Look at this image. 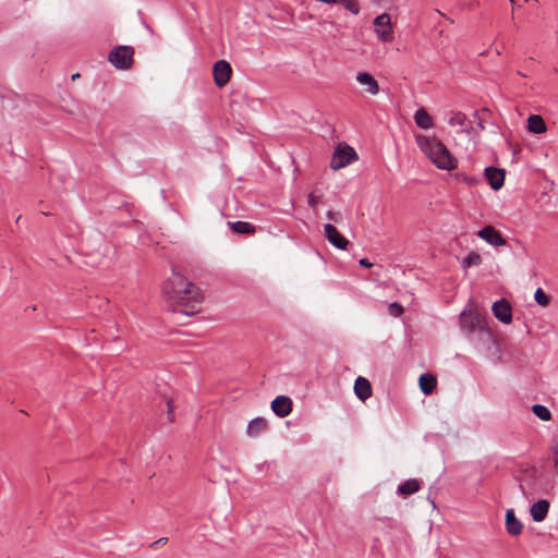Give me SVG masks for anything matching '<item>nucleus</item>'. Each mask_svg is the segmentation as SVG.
Wrapping results in <instances>:
<instances>
[{"instance_id": "1", "label": "nucleus", "mask_w": 558, "mask_h": 558, "mask_svg": "<svg viewBox=\"0 0 558 558\" xmlns=\"http://www.w3.org/2000/svg\"><path fill=\"white\" fill-rule=\"evenodd\" d=\"M163 293L167 294L170 300L186 307L182 311L185 315L195 313L197 306L203 301L201 290L175 270L172 271V277L165 282Z\"/></svg>"}, {"instance_id": "2", "label": "nucleus", "mask_w": 558, "mask_h": 558, "mask_svg": "<svg viewBox=\"0 0 558 558\" xmlns=\"http://www.w3.org/2000/svg\"><path fill=\"white\" fill-rule=\"evenodd\" d=\"M415 140L420 149L438 169L452 170L457 167V158L437 137L417 135Z\"/></svg>"}, {"instance_id": "3", "label": "nucleus", "mask_w": 558, "mask_h": 558, "mask_svg": "<svg viewBox=\"0 0 558 558\" xmlns=\"http://www.w3.org/2000/svg\"><path fill=\"white\" fill-rule=\"evenodd\" d=\"M134 48L120 45L114 47L108 54V61L118 70H129L134 63Z\"/></svg>"}, {"instance_id": "4", "label": "nucleus", "mask_w": 558, "mask_h": 558, "mask_svg": "<svg viewBox=\"0 0 558 558\" xmlns=\"http://www.w3.org/2000/svg\"><path fill=\"white\" fill-rule=\"evenodd\" d=\"M354 160H357V154L354 148L348 144H339L332 155L330 168L332 170H339L347 167Z\"/></svg>"}, {"instance_id": "5", "label": "nucleus", "mask_w": 558, "mask_h": 558, "mask_svg": "<svg viewBox=\"0 0 558 558\" xmlns=\"http://www.w3.org/2000/svg\"><path fill=\"white\" fill-rule=\"evenodd\" d=\"M460 325L462 330H464L466 333H472L476 329L483 330L486 328L485 318L482 315L471 311H463L460 314Z\"/></svg>"}, {"instance_id": "6", "label": "nucleus", "mask_w": 558, "mask_h": 558, "mask_svg": "<svg viewBox=\"0 0 558 558\" xmlns=\"http://www.w3.org/2000/svg\"><path fill=\"white\" fill-rule=\"evenodd\" d=\"M374 25L376 27L375 32L379 40L388 43L393 39L389 14L383 13L377 15L374 20Z\"/></svg>"}, {"instance_id": "7", "label": "nucleus", "mask_w": 558, "mask_h": 558, "mask_svg": "<svg viewBox=\"0 0 558 558\" xmlns=\"http://www.w3.org/2000/svg\"><path fill=\"white\" fill-rule=\"evenodd\" d=\"M232 69L229 62L226 60H219L214 64L213 75L215 84L218 87H223L230 81Z\"/></svg>"}, {"instance_id": "8", "label": "nucleus", "mask_w": 558, "mask_h": 558, "mask_svg": "<svg viewBox=\"0 0 558 558\" xmlns=\"http://www.w3.org/2000/svg\"><path fill=\"white\" fill-rule=\"evenodd\" d=\"M325 236L335 247L345 251L350 244L349 240H347L338 229L331 225L327 223L324 226Z\"/></svg>"}, {"instance_id": "9", "label": "nucleus", "mask_w": 558, "mask_h": 558, "mask_svg": "<svg viewBox=\"0 0 558 558\" xmlns=\"http://www.w3.org/2000/svg\"><path fill=\"white\" fill-rule=\"evenodd\" d=\"M477 235L494 246H504L507 244L501 232L495 229L493 226H485L477 232Z\"/></svg>"}, {"instance_id": "10", "label": "nucleus", "mask_w": 558, "mask_h": 558, "mask_svg": "<svg viewBox=\"0 0 558 558\" xmlns=\"http://www.w3.org/2000/svg\"><path fill=\"white\" fill-rule=\"evenodd\" d=\"M484 174L494 191H498L504 186L506 177L504 169L489 166L485 168Z\"/></svg>"}, {"instance_id": "11", "label": "nucleus", "mask_w": 558, "mask_h": 558, "mask_svg": "<svg viewBox=\"0 0 558 558\" xmlns=\"http://www.w3.org/2000/svg\"><path fill=\"white\" fill-rule=\"evenodd\" d=\"M494 316L504 324H510L512 320L511 305L505 300L500 299L494 302L492 306Z\"/></svg>"}, {"instance_id": "12", "label": "nucleus", "mask_w": 558, "mask_h": 558, "mask_svg": "<svg viewBox=\"0 0 558 558\" xmlns=\"http://www.w3.org/2000/svg\"><path fill=\"white\" fill-rule=\"evenodd\" d=\"M271 410L272 412L283 418L288 416L292 412V400L288 396H277L271 401Z\"/></svg>"}, {"instance_id": "13", "label": "nucleus", "mask_w": 558, "mask_h": 558, "mask_svg": "<svg viewBox=\"0 0 558 558\" xmlns=\"http://www.w3.org/2000/svg\"><path fill=\"white\" fill-rule=\"evenodd\" d=\"M550 504L547 499H539L531 506L530 513L535 522H543L548 515Z\"/></svg>"}, {"instance_id": "14", "label": "nucleus", "mask_w": 558, "mask_h": 558, "mask_svg": "<svg viewBox=\"0 0 558 558\" xmlns=\"http://www.w3.org/2000/svg\"><path fill=\"white\" fill-rule=\"evenodd\" d=\"M354 393L361 401L367 400L372 396V386L369 380L359 376L354 381Z\"/></svg>"}, {"instance_id": "15", "label": "nucleus", "mask_w": 558, "mask_h": 558, "mask_svg": "<svg viewBox=\"0 0 558 558\" xmlns=\"http://www.w3.org/2000/svg\"><path fill=\"white\" fill-rule=\"evenodd\" d=\"M523 524L515 517L513 509L506 511V530L512 536H518L522 533Z\"/></svg>"}, {"instance_id": "16", "label": "nucleus", "mask_w": 558, "mask_h": 558, "mask_svg": "<svg viewBox=\"0 0 558 558\" xmlns=\"http://www.w3.org/2000/svg\"><path fill=\"white\" fill-rule=\"evenodd\" d=\"M318 25L320 26L319 33L326 38H336L341 28L338 23L326 19L319 20Z\"/></svg>"}, {"instance_id": "17", "label": "nucleus", "mask_w": 558, "mask_h": 558, "mask_svg": "<svg viewBox=\"0 0 558 558\" xmlns=\"http://www.w3.org/2000/svg\"><path fill=\"white\" fill-rule=\"evenodd\" d=\"M268 428V422L264 417H255L251 420L246 427V433L250 437H257Z\"/></svg>"}, {"instance_id": "18", "label": "nucleus", "mask_w": 558, "mask_h": 558, "mask_svg": "<svg viewBox=\"0 0 558 558\" xmlns=\"http://www.w3.org/2000/svg\"><path fill=\"white\" fill-rule=\"evenodd\" d=\"M356 81L361 84L366 86V90L371 95H376L379 92V85L377 81L367 72H360L356 75Z\"/></svg>"}, {"instance_id": "19", "label": "nucleus", "mask_w": 558, "mask_h": 558, "mask_svg": "<svg viewBox=\"0 0 558 558\" xmlns=\"http://www.w3.org/2000/svg\"><path fill=\"white\" fill-rule=\"evenodd\" d=\"M421 488V482L416 478H409L402 484H400L397 488V494L402 496H409L416 492H418Z\"/></svg>"}, {"instance_id": "20", "label": "nucleus", "mask_w": 558, "mask_h": 558, "mask_svg": "<svg viewBox=\"0 0 558 558\" xmlns=\"http://www.w3.org/2000/svg\"><path fill=\"white\" fill-rule=\"evenodd\" d=\"M418 384L424 395H430L436 388L437 379L432 374H422Z\"/></svg>"}, {"instance_id": "21", "label": "nucleus", "mask_w": 558, "mask_h": 558, "mask_svg": "<svg viewBox=\"0 0 558 558\" xmlns=\"http://www.w3.org/2000/svg\"><path fill=\"white\" fill-rule=\"evenodd\" d=\"M228 226L232 231L239 234H253L256 231V227L247 221H229Z\"/></svg>"}, {"instance_id": "22", "label": "nucleus", "mask_w": 558, "mask_h": 558, "mask_svg": "<svg viewBox=\"0 0 558 558\" xmlns=\"http://www.w3.org/2000/svg\"><path fill=\"white\" fill-rule=\"evenodd\" d=\"M527 130L533 134H542L546 131V124L538 114H532L527 119Z\"/></svg>"}, {"instance_id": "23", "label": "nucleus", "mask_w": 558, "mask_h": 558, "mask_svg": "<svg viewBox=\"0 0 558 558\" xmlns=\"http://www.w3.org/2000/svg\"><path fill=\"white\" fill-rule=\"evenodd\" d=\"M414 121L418 128L424 129V130H427L433 126L432 117L428 114V112L424 108L417 109L415 111Z\"/></svg>"}, {"instance_id": "24", "label": "nucleus", "mask_w": 558, "mask_h": 558, "mask_svg": "<svg viewBox=\"0 0 558 558\" xmlns=\"http://www.w3.org/2000/svg\"><path fill=\"white\" fill-rule=\"evenodd\" d=\"M449 124L452 126L458 125L461 128V131L464 132L468 131V128L471 124V122L468 120L466 116L463 112L458 111L451 116V118L449 119Z\"/></svg>"}, {"instance_id": "25", "label": "nucleus", "mask_w": 558, "mask_h": 558, "mask_svg": "<svg viewBox=\"0 0 558 558\" xmlns=\"http://www.w3.org/2000/svg\"><path fill=\"white\" fill-rule=\"evenodd\" d=\"M532 412L542 421L547 422L551 418L549 409L543 404H534L532 407Z\"/></svg>"}, {"instance_id": "26", "label": "nucleus", "mask_w": 558, "mask_h": 558, "mask_svg": "<svg viewBox=\"0 0 558 558\" xmlns=\"http://www.w3.org/2000/svg\"><path fill=\"white\" fill-rule=\"evenodd\" d=\"M482 263V257L477 252H470L462 260V267L469 268L478 266Z\"/></svg>"}, {"instance_id": "27", "label": "nucleus", "mask_w": 558, "mask_h": 558, "mask_svg": "<svg viewBox=\"0 0 558 558\" xmlns=\"http://www.w3.org/2000/svg\"><path fill=\"white\" fill-rule=\"evenodd\" d=\"M337 3L343 5L345 10H348L354 15H357L360 13V4L356 0H338Z\"/></svg>"}, {"instance_id": "28", "label": "nucleus", "mask_w": 558, "mask_h": 558, "mask_svg": "<svg viewBox=\"0 0 558 558\" xmlns=\"http://www.w3.org/2000/svg\"><path fill=\"white\" fill-rule=\"evenodd\" d=\"M535 302L541 306H546L549 303V296L544 292L542 288H537L534 293Z\"/></svg>"}, {"instance_id": "29", "label": "nucleus", "mask_w": 558, "mask_h": 558, "mask_svg": "<svg viewBox=\"0 0 558 558\" xmlns=\"http://www.w3.org/2000/svg\"><path fill=\"white\" fill-rule=\"evenodd\" d=\"M457 180L460 182H464L468 185L472 186L478 183V179L475 177L466 175L465 173H457Z\"/></svg>"}, {"instance_id": "30", "label": "nucleus", "mask_w": 558, "mask_h": 558, "mask_svg": "<svg viewBox=\"0 0 558 558\" xmlns=\"http://www.w3.org/2000/svg\"><path fill=\"white\" fill-rule=\"evenodd\" d=\"M388 312L391 316L399 317L403 313V306L398 302H392L388 306Z\"/></svg>"}, {"instance_id": "31", "label": "nucleus", "mask_w": 558, "mask_h": 558, "mask_svg": "<svg viewBox=\"0 0 558 558\" xmlns=\"http://www.w3.org/2000/svg\"><path fill=\"white\" fill-rule=\"evenodd\" d=\"M484 113H488V110L486 108H483L481 111H474L473 113V117L476 119L477 128L481 131L485 130L484 118L482 117V114Z\"/></svg>"}, {"instance_id": "32", "label": "nucleus", "mask_w": 558, "mask_h": 558, "mask_svg": "<svg viewBox=\"0 0 558 558\" xmlns=\"http://www.w3.org/2000/svg\"><path fill=\"white\" fill-rule=\"evenodd\" d=\"M322 199H323L322 195H316L315 193H310L307 203L312 208L315 209L316 206L322 202Z\"/></svg>"}, {"instance_id": "33", "label": "nucleus", "mask_w": 558, "mask_h": 558, "mask_svg": "<svg viewBox=\"0 0 558 558\" xmlns=\"http://www.w3.org/2000/svg\"><path fill=\"white\" fill-rule=\"evenodd\" d=\"M327 218L336 223H339L342 221V214L340 211H333V210H329L327 213Z\"/></svg>"}, {"instance_id": "34", "label": "nucleus", "mask_w": 558, "mask_h": 558, "mask_svg": "<svg viewBox=\"0 0 558 558\" xmlns=\"http://www.w3.org/2000/svg\"><path fill=\"white\" fill-rule=\"evenodd\" d=\"M166 408H167V412H168V418L170 422H172L173 421V416H172L173 405H172V400L169 398L166 399Z\"/></svg>"}, {"instance_id": "35", "label": "nucleus", "mask_w": 558, "mask_h": 558, "mask_svg": "<svg viewBox=\"0 0 558 558\" xmlns=\"http://www.w3.org/2000/svg\"><path fill=\"white\" fill-rule=\"evenodd\" d=\"M359 264L361 267H364V268H371L373 266V263H371L367 258H361L359 260Z\"/></svg>"}, {"instance_id": "36", "label": "nucleus", "mask_w": 558, "mask_h": 558, "mask_svg": "<svg viewBox=\"0 0 558 558\" xmlns=\"http://www.w3.org/2000/svg\"><path fill=\"white\" fill-rule=\"evenodd\" d=\"M167 542H168L167 537H161V538L157 539L156 542H154L151 544V547H157L159 545H165Z\"/></svg>"}, {"instance_id": "37", "label": "nucleus", "mask_w": 558, "mask_h": 558, "mask_svg": "<svg viewBox=\"0 0 558 558\" xmlns=\"http://www.w3.org/2000/svg\"><path fill=\"white\" fill-rule=\"evenodd\" d=\"M554 468L556 473L558 474V456H555Z\"/></svg>"}, {"instance_id": "38", "label": "nucleus", "mask_w": 558, "mask_h": 558, "mask_svg": "<svg viewBox=\"0 0 558 558\" xmlns=\"http://www.w3.org/2000/svg\"><path fill=\"white\" fill-rule=\"evenodd\" d=\"M77 77H80V73H75L72 75V81H75Z\"/></svg>"}, {"instance_id": "39", "label": "nucleus", "mask_w": 558, "mask_h": 558, "mask_svg": "<svg viewBox=\"0 0 558 558\" xmlns=\"http://www.w3.org/2000/svg\"><path fill=\"white\" fill-rule=\"evenodd\" d=\"M517 74H518L519 76H522V77H525V76H526V75H525V73H523V72H521V71H518V72H517Z\"/></svg>"}, {"instance_id": "40", "label": "nucleus", "mask_w": 558, "mask_h": 558, "mask_svg": "<svg viewBox=\"0 0 558 558\" xmlns=\"http://www.w3.org/2000/svg\"><path fill=\"white\" fill-rule=\"evenodd\" d=\"M519 487H520V489H521L522 494L524 495V494H525V490H524L523 485H522V484H520V485H519Z\"/></svg>"}, {"instance_id": "41", "label": "nucleus", "mask_w": 558, "mask_h": 558, "mask_svg": "<svg viewBox=\"0 0 558 558\" xmlns=\"http://www.w3.org/2000/svg\"><path fill=\"white\" fill-rule=\"evenodd\" d=\"M532 473L535 475L536 474V469L535 468H532Z\"/></svg>"}]
</instances>
